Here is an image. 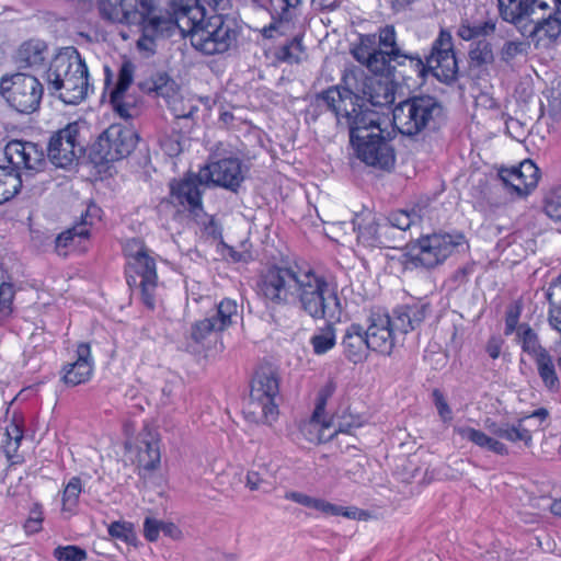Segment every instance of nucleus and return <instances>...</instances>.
<instances>
[{"instance_id": "f257e3e1", "label": "nucleus", "mask_w": 561, "mask_h": 561, "mask_svg": "<svg viewBox=\"0 0 561 561\" xmlns=\"http://www.w3.org/2000/svg\"><path fill=\"white\" fill-rule=\"evenodd\" d=\"M257 294L267 307L298 306L313 320H340L342 304L335 285L312 268L273 264L257 279Z\"/></svg>"}, {"instance_id": "f03ea898", "label": "nucleus", "mask_w": 561, "mask_h": 561, "mask_svg": "<svg viewBox=\"0 0 561 561\" xmlns=\"http://www.w3.org/2000/svg\"><path fill=\"white\" fill-rule=\"evenodd\" d=\"M343 84L330 87L316 94L313 105L335 115L337 128L345 129L353 145L381 128L380 114L370 106L382 107L393 100L387 84L365 76L364 72L346 73Z\"/></svg>"}, {"instance_id": "7ed1b4c3", "label": "nucleus", "mask_w": 561, "mask_h": 561, "mask_svg": "<svg viewBox=\"0 0 561 561\" xmlns=\"http://www.w3.org/2000/svg\"><path fill=\"white\" fill-rule=\"evenodd\" d=\"M398 58L397 66H405L409 62L411 71L423 81L434 77L440 83L454 85L459 78V66L456 57L451 33L442 28L431 45L430 53L422 58L419 54L405 53L402 49L392 51Z\"/></svg>"}, {"instance_id": "20e7f679", "label": "nucleus", "mask_w": 561, "mask_h": 561, "mask_svg": "<svg viewBox=\"0 0 561 561\" xmlns=\"http://www.w3.org/2000/svg\"><path fill=\"white\" fill-rule=\"evenodd\" d=\"M46 81L48 90L65 104L78 105L88 98L89 71L77 48L66 47L51 59Z\"/></svg>"}, {"instance_id": "39448f33", "label": "nucleus", "mask_w": 561, "mask_h": 561, "mask_svg": "<svg viewBox=\"0 0 561 561\" xmlns=\"http://www.w3.org/2000/svg\"><path fill=\"white\" fill-rule=\"evenodd\" d=\"M447 118L444 103L431 94L412 95L392 111L394 127L408 137L436 133L447 124Z\"/></svg>"}, {"instance_id": "423d86ee", "label": "nucleus", "mask_w": 561, "mask_h": 561, "mask_svg": "<svg viewBox=\"0 0 561 561\" xmlns=\"http://www.w3.org/2000/svg\"><path fill=\"white\" fill-rule=\"evenodd\" d=\"M466 243L462 233H433L407 244L403 254L405 270H431L442 264L458 247Z\"/></svg>"}, {"instance_id": "0eeeda50", "label": "nucleus", "mask_w": 561, "mask_h": 561, "mask_svg": "<svg viewBox=\"0 0 561 561\" xmlns=\"http://www.w3.org/2000/svg\"><path fill=\"white\" fill-rule=\"evenodd\" d=\"M239 30L234 19L207 14L188 36L191 45L204 55L224 54L237 44Z\"/></svg>"}, {"instance_id": "6e6552de", "label": "nucleus", "mask_w": 561, "mask_h": 561, "mask_svg": "<svg viewBox=\"0 0 561 561\" xmlns=\"http://www.w3.org/2000/svg\"><path fill=\"white\" fill-rule=\"evenodd\" d=\"M135 71L136 66L129 60H124L114 82L112 69L104 66V94L108 95L113 111L126 122L140 116L139 98L128 92L134 82Z\"/></svg>"}, {"instance_id": "1a4fd4ad", "label": "nucleus", "mask_w": 561, "mask_h": 561, "mask_svg": "<svg viewBox=\"0 0 561 561\" xmlns=\"http://www.w3.org/2000/svg\"><path fill=\"white\" fill-rule=\"evenodd\" d=\"M279 375L272 365H261L251 380L250 413L264 423H271L278 415Z\"/></svg>"}, {"instance_id": "9d476101", "label": "nucleus", "mask_w": 561, "mask_h": 561, "mask_svg": "<svg viewBox=\"0 0 561 561\" xmlns=\"http://www.w3.org/2000/svg\"><path fill=\"white\" fill-rule=\"evenodd\" d=\"M502 19L522 25L543 24L552 19H561V7L553 0H497Z\"/></svg>"}, {"instance_id": "9b49d317", "label": "nucleus", "mask_w": 561, "mask_h": 561, "mask_svg": "<svg viewBox=\"0 0 561 561\" xmlns=\"http://www.w3.org/2000/svg\"><path fill=\"white\" fill-rule=\"evenodd\" d=\"M138 140L135 129L111 125L91 147L90 158L96 164L122 160L135 150Z\"/></svg>"}, {"instance_id": "f8f14e48", "label": "nucleus", "mask_w": 561, "mask_h": 561, "mask_svg": "<svg viewBox=\"0 0 561 561\" xmlns=\"http://www.w3.org/2000/svg\"><path fill=\"white\" fill-rule=\"evenodd\" d=\"M0 89L9 104L23 114H31L39 107L44 92L38 79L25 73L2 78Z\"/></svg>"}, {"instance_id": "ddd939ff", "label": "nucleus", "mask_w": 561, "mask_h": 561, "mask_svg": "<svg viewBox=\"0 0 561 561\" xmlns=\"http://www.w3.org/2000/svg\"><path fill=\"white\" fill-rule=\"evenodd\" d=\"M158 0H142V57L156 54L159 42L171 37L174 23L170 11L159 7Z\"/></svg>"}, {"instance_id": "4468645a", "label": "nucleus", "mask_w": 561, "mask_h": 561, "mask_svg": "<svg viewBox=\"0 0 561 561\" xmlns=\"http://www.w3.org/2000/svg\"><path fill=\"white\" fill-rule=\"evenodd\" d=\"M80 131V123L72 122L51 135L47 157L54 165L67 168L84 153L85 147Z\"/></svg>"}, {"instance_id": "2eb2a0df", "label": "nucleus", "mask_w": 561, "mask_h": 561, "mask_svg": "<svg viewBox=\"0 0 561 561\" xmlns=\"http://www.w3.org/2000/svg\"><path fill=\"white\" fill-rule=\"evenodd\" d=\"M388 136L389 134L386 136L383 129H380L379 133H374V136L368 135L351 146L356 157L365 164L380 170H390L394 165L396 153Z\"/></svg>"}, {"instance_id": "dca6fc26", "label": "nucleus", "mask_w": 561, "mask_h": 561, "mask_svg": "<svg viewBox=\"0 0 561 561\" xmlns=\"http://www.w3.org/2000/svg\"><path fill=\"white\" fill-rule=\"evenodd\" d=\"M204 176L199 174L187 173L181 180H173L170 183V194L172 202L178 203L190 211L194 220L203 213L202 191L199 186L203 184Z\"/></svg>"}, {"instance_id": "f3484780", "label": "nucleus", "mask_w": 561, "mask_h": 561, "mask_svg": "<svg viewBox=\"0 0 561 561\" xmlns=\"http://www.w3.org/2000/svg\"><path fill=\"white\" fill-rule=\"evenodd\" d=\"M4 156L11 168L18 172L21 169L39 172L46 164L43 148L31 141H9L4 147Z\"/></svg>"}, {"instance_id": "a211bd4d", "label": "nucleus", "mask_w": 561, "mask_h": 561, "mask_svg": "<svg viewBox=\"0 0 561 561\" xmlns=\"http://www.w3.org/2000/svg\"><path fill=\"white\" fill-rule=\"evenodd\" d=\"M205 181L224 187L233 193L238 192L244 180L242 163L238 158H224L205 165L202 170Z\"/></svg>"}, {"instance_id": "6ab92c4d", "label": "nucleus", "mask_w": 561, "mask_h": 561, "mask_svg": "<svg viewBox=\"0 0 561 561\" xmlns=\"http://www.w3.org/2000/svg\"><path fill=\"white\" fill-rule=\"evenodd\" d=\"M365 328L366 339L373 352L390 355L396 344L391 317L380 311H371Z\"/></svg>"}, {"instance_id": "aec40b11", "label": "nucleus", "mask_w": 561, "mask_h": 561, "mask_svg": "<svg viewBox=\"0 0 561 561\" xmlns=\"http://www.w3.org/2000/svg\"><path fill=\"white\" fill-rule=\"evenodd\" d=\"M170 10L175 30L179 28L184 37H188L208 14L199 0H171Z\"/></svg>"}, {"instance_id": "412c9836", "label": "nucleus", "mask_w": 561, "mask_h": 561, "mask_svg": "<svg viewBox=\"0 0 561 561\" xmlns=\"http://www.w3.org/2000/svg\"><path fill=\"white\" fill-rule=\"evenodd\" d=\"M140 0H98L102 19L110 22L140 26Z\"/></svg>"}, {"instance_id": "4be33fe9", "label": "nucleus", "mask_w": 561, "mask_h": 561, "mask_svg": "<svg viewBox=\"0 0 561 561\" xmlns=\"http://www.w3.org/2000/svg\"><path fill=\"white\" fill-rule=\"evenodd\" d=\"M344 357L353 363H364L371 351L366 339L365 328L359 323H351L344 331L341 341Z\"/></svg>"}, {"instance_id": "5701e85b", "label": "nucleus", "mask_w": 561, "mask_h": 561, "mask_svg": "<svg viewBox=\"0 0 561 561\" xmlns=\"http://www.w3.org/2000/svg\"><path fill=\"white\" fill-rule=\"evenodd\" d=\"M430 311V304L423 300L397 307L391 318L393 332L398 331L407 334L415 330L425 320Z\"/></svg>"}, {"instance_id": "b1692460", "label": "nucleus", "mask_w": 561, "mask_h": 561, "mask_svg": "<svg viewBox=\"0 0 561 561\" xmlns=\"http://www.w3.org/2000/svg\"><path fill=\"white\" fill-rule=\"evenodd\" d=\"M93 370L89 344L82 343L77 348V360L66 365L62 369V380L68 386H78L87 382Z\"/></svg>"}, {"instance_id": "393cba45", "label": "nucleus", "mask_w": 561, "mask_h": 561, "mask_svg": "<svg viewBox=\"0 0 561 561\" xmlns=\"http://www.w3.org/2000/svg\"><path fill=\"white\" fill-rule=\"evenodd\" d=\"M518 31L536 46L542 42L556 43L561 36V19H552L537 25H520Z\"/></svg>"}, {"instance_id": "a878e982", "label": "nucleus", "mask_w": 561, "mask_h": 561, "mask_svg": "<svg viewBox=\"0 0 561 561\" xmlns=\"http://www.w3.org/2000/svg\"><path fill=\"white\" fill-rule=\"evenodd\" d=\"M48 56V47L41 39L23 43L16 51V62L23 68H36L44 65Z\"/></svg>"}, {"instance_id": "bb28decb", "label": "nucleus", "mask_w": 561, "mask_h": 561, "mask_svg": "<svg viewBox=\"0 0 561 561\" xmlns=\"http://www.w3.org/2000/svg\"><path fill=\"white\" fill-rule=\"evenodd\" d=\"M496 30V19L488 18L482 21L462 19L457 27V36L462 41H478L494 34Z\"/></svg>"}, {"instance_id": "cd10ccee", "label": "nucleus", "mask_w": 561, "mask_h": 561, "mask_svg": "<svg viewBox=\"0 0 561 561\" xmlns=\"http://www.w3.org/2000/svg\"><path fill=\"white\" fill-rule=\"evenodd\" d=\"M357 239L367 247L387 248L385 234L388 231V222L383 218L373 217L366 224H358Z\"/></svg>"}, {"instance_id": "c85d7f7f", "label": "nucleus", "mask_w": 561, "mask_h": 561, "mask_svg": "<svg viewBox=\"0 0 561 561\" xmlns=\"http://www.w3.org/2000/svg\"><path fill=\"white\" fill-rule=\"evenodd\" d=\"M142 305L154 310L160 305L159 297L152 291L157 286L156 262L142 250Z\"/></svg>"}, {"instance_id": "c756f323", "label": "nucleus", "mask_w": 561, "mask_h": 561, "mask_svg": "<svg viewBox=\"0 0 561 561\" xmlns=\"http://www.w3.org/2000/svg\"><path fill=\"white\" fill-rule=\"evenodd\" d=\"M495 60L492 44L485 39L471 43L468 50V64L471 70L484 71Z\"/></svg>"}, {"instance_id": "7c9ffc66", "label": "nucleus", "mask_w": 561, "mask_h": 561, "mask_svg": "<svg viewBox=\"0 0 561 561\" xmlns=\"http://www.w3.org/2000/svg\"><path fill=\"white\" fill-rule=\"evenodd\" d=\"M534 362L543 386L551 392H559L561 383L551 354L548 352Z\"/></svg>"}, {"instance_id": "2f4dec72", "label": "nucleus", "mask_w": 561, "mask_h": 561, "mask_svg": "<svg viewBox=\"0 0 561 561\" xmlns=\"http://www.w3.org/2000/svg\"><path fill=\"white\" fill-rule=\"evenodd\" d=\"M22 187L20 172L11 167L0 165V205L12 199Z\"/></svg>"}, {"instance_id": "473e14b6", "label": "nucleus", "mask_w": 561, "mask_h": 561, "mask_svg": "<svg viewBox=\"0 0 561 561\" xmlns=\"http://www.w3.org/2000/svg\"><path fill=\"white\" fill-rule=\"evenodd\" d=\"M397 60L399 59L392 56V51L379 48L375 50L366 67L375 75L393 78Z\"/></svg>"}, {"instance_id": "72a5a7b5", "label": "nucleus", "mask_w": 561, "mask_h": 561, "mask_svg": "<svg viewBox=\"0 0 561 561\" xmlns=\"http://www.w3.org/2000/svg\"><path fill=\"white\" fill-rule=\"evenodd\" d=\"M517 336L522 351L530 355L534 360L548 353L547 348L540 344L538 334L527 323L519 324Z\"/></svg>"}, {"instance_id": "f704fd0d", "label": "nucleus", "mask_w": 561, "mask_h": 561, "mask_svg": "<svg viewBox=\"0 0 561 561\" xmlns=\"http://www.w3.org/2000/svg\"><path fill=\"white\" fill-rule=\"evenodd\" d=\"M310 344L316 355H323L331 351L336 344L335 328L332 322L316 330L310 337Z\"/></svg>"}, {"instance_id": "c9c22d12", "label": "nucleus", "mask_w": 561, "mask_h": 561, "mask_svg": "<svg viewBox=\"0 0 561 561\" xmlns=\"http://www.w3.org/2000/svg\"><path fill=\"white\" fill-rule=\"evenodd\" d=\"M107 530L111 537L125 543L128 551L131 548L137 549L138 537L131 523L125 520L113 522Z\"/></svg>"}, {"instance_id": "e433bc0d", "label": "nucleus", "mask_w": 561, "mask_h": 561, "mask_svg": "<svg viewBox=\"0 0 561 561\" xmlns=\"http://www.w3.org/2000/svg\"><path fill=\"white\" fill-rule=\"evenodd\" d=\"M383 220L388 222V229L393 227L405 231L412 225L421 221V215L415 208H412L411 210L398 209L391 211L388 217L383 218Z\"/></svg>"}, {"instance_id": "4c0bfd02", "label": "nucleus", "mask_w": 561, "mask_h": 561, "mask_svg": "<svg viewBox=\"0 0 561 561\" xmlns=\"http://www.w3.org/2000/svg\"><path fill=\"white\" fill-rule=\"evenodd\" d=\"M524 181V192H531L540 179L539 168L531 160H524L517 167L511 168Z\"/></svg>"}, {"instance_id": "58836bf2", "label": "nucleus", "mask_w": 561, "mask_h": 561, "mask_svg": "<svg viewBox=\"0 0 561 561\" xmlns=\"http://www.w3.org/2000/svg\"><path fill=\"white\" fill-rule=\"evenodd\" d=\"M523 423L524 419H518L515 424L505 423L503 431L497 432V437L512 443L524 442L526 446H530L533 442L531 433Z\"/></svg>"}, {"instance_id": "ea45409f", "label": "nucleus", "mask_w": 561, "mask_h": 561, "mask_svg": "<svg viewBox=\"0 0 561 561\" xmlns=\"http://www.w3.org/2000/svg\"><path fill=\"white\" fill-rule=\"evenodd\" d=\"M87 214L85 217H88ZM87 218L83 219V222L61 232L56 238V251L59 255H66V251H64L73 240L75 238L85 239L89 237V229L87 228Z\"/></svg>"}, {"instance_id": "a19ab883", "label": "nucleus", "mask_w": 561, "mask_h": 561, "mask_svg": "<svg viewBox=\"0 0 561 561\" xmlns=\"http://www.w3.org/2000/svg\"><path fill=\"white\" fill-rule=\"evenodd\" d=\"M238 316V305L234 300L224 299L218 305L211 318L219 327V330H225L232 323V318Z\"/></svg>"}, {"instance_id": "79ce46f5", "label": "nucleus", "mask_w": 561, "mask_h": 561, "mask_svg": "<svg viewBox=\"0 0 561 561\" xmlns=\"http://www.w3.org/2000/svg\"><path fill=\"white\" fill-rule=\"evenodd\" d=\"M497 175L511 194H515L517 197H525L529 194V192H524V181L512 169L501 168Z\"/></svg>"}, {"instance_id": "37998d69", "label": "nucleus", "mask_w": 561, "mask_h": 561, "mask_svg": "<svg viewBox=\"0 0 561 561\" xmlns=\"http://www.w3.org/2000/svg\"><path fill=\"white\" fill-rule=\"evenodd\" d=\"M318 511L323 513L327 516H344L350 519H359L362 517V515L364 514L363 511L358 510L355 506L345 507V506L332 504L322 499H321Z\"/></svg>"}, {"instance_id": "c03bdc74", "label": "nucleus", "mask_w": 561, "mask_h": 561, "mask_svg": "<svg viewBox=\"0 0 561 561\" xmlns=\"http://www.w3.org/2000/svg\"><path fill=\"white\" fill-rule=\"evenodd\" d=\"M219 331V327L215 323V320L209 317L192 325L191 339L197 344H203L208 335Z\"/></svg>"}, {"instance_id": "a18cd8bd", "label": "nucleus", "mask_w": 561, "mask_h": 561, "mask_svg": "<svg viewBox=\"0 0 561 561\" xmlns=\"http://www.w3.org/2000/svg\"><path fill=\"white\" fill-rule=\"evenodd\" d=\"M335 390L336 382L333 379H329L327 383L319 390L316 408L312 414V419L314 421L320 422V417L325 411L327 402L333 396Z\"/></svg>"}, {"instance_id": "49530a36", "label": "nucleus", "mask_w": 561, "mask_h": 561, "mask_svg": "<svg viewBox=\"0 0 561 561\" xmlns=\"http://www.w3.org/2000/svg\"><path fill=\"white\" fill-rule=\"evenodd\" d=\"M150 439H144L142 443L146 446V455L148 456V461L142 466L146 470H153L160 465L161 454H160V442L158 437H154L150 432L148 433Z\"/></svg>"}, {"instance_id": "de8ad7c7", "label": "nucleus", "mask_w": 561, "mask_h": 561, "mask_svg": "<svg viewBox=\"0 0 561 561\" xmlns=\"http://www.w3.org/2000/svg\"><path fill=\"white\" fill-rule=\"evenodd\" d=\"M528 44L519 41H507L500 50V58L505 64H511L517 56L526 55Z\"/></svg>"}, {"instance_id": "09e8293b", "label": "nucleus", "mask_w": 561, "mask_h": 561, "mask_svg": "<svg viewBox=\"0 0 561 561\" xmlns=\"http://www.w3.org/2000/svg\"><path fill=\"white\" fill-rule=\"evenodd\" d=\"M57 561H84L87 551L78 546H59L53 552Z\"/></svg>"}, {"instance_id": "8fccbe9b", "label": "nucleus", "mask_w": 561, "mask_h": 561, "mask_svg": "<svg viewBox=\"0 0 561 561\" xmlns=\"http://www.w3.org/2000/svg\"><path fill=\"white\" fill-rule=\"evenodd\" d=\"M456 432L465 439L473 443L474 445L484 448L488 450V447L491 443L490 436H488L485 433L476 430L470 426H463L456 428Z\"/></svg>"}, {"instance_id": "3c124183", "label": "nucleus", "mask_w": 561, "mask_h": 561, "mask_svg": "<svg viewBox=\"0 0 561 561\" xmlns=\"http://www.w3.org/2000/svg\"><path fill=\"white\" fill-rule=\"evenodd\" d=\"M520 313L522 304L519 301H515L507 307L505 312V335H511L515 330L518 331Z\"/></svg>"}, {"instance_id": "603ef678", "label": "nucleus", "mask_w": 561, "mask_h": 561, "mask_svg": "<svg viewBox=\"0 0 561 561\" xmlns=\"http://www.w3.org/2000/svg\"><path fill=\"white\" fill-rule=\"evenodd\" d=\"M377 37L379 46L383 47V50L394 51L396 49H401L397 44V34L393 25L380 27Z\"/></svg>"}, {"instance_id": "864d4df0", "label": "nucleus", "mask_w": 561, "mask_h": 561, "mask_svg": "<svg viewBox=\"0 0 561 561\" xmlns=\"http://www.w3.org/2000/svg\"><path fill=\"white\" fill-rule=\"evenodd\" d=\"M124 253L127 257V264L135 266V273L138 274V265H140V241L137 238L128 239L124 245Z\"/></svg>"}, {"instance_id": "5fc2aeb1", "label": "nucleus", "mask_w": 561, "mask_h": 561, "mask_svg": "<svg viewBox=\"0 0 561 561\" xmlns=\"http://www.w3.org/2000/svg\"><path fill=\"white\" fill-rule=\"evenodd\" d=\"M197 225H199L203 229V232L213 239L221 238V228L216 222L215 218L213 216H208L203 210L202 215L195 220Z\"/></svg>"}, {"instance_id": "6e6d98bb", "label": "nucleus", "mask_w": 561, "mask_h": 561, "mask_svg": "<svg viewBox=\"0 0 561 561\" xmlns=\"http://www.w3.org/2000/svg\"><path fill=\"white\" fill-rule=\"evenodd\" d=\"M81 493V481L79 478H72L64 490V506H75Z\"/></svg>"}, {"instance_id": "4d7b16f0", "label": "nucleus", "mask_w": 561, "mask_h": 561, "mask_svg": "<svg viewBox=\"0 0 561 561\" xmlns=\"http://www.w3.org/2000/svg\"><path fill=\"white\" fill-rule=\"evenodd\" d=\"M14 298L13 286L9 283L0 285V314L8 316L11 313V305Z\"/></svg>"}, {"instance_id": "13d9d810", "label": "nucleus", "mask_w": 561, "mask_h": 561, "mask_svg": "<svg viewBox=\"0 0 561 561\" xmlns=\"http://www.w3.org/2000/svg\"><path fill=\"white\" fill-rule=\"evenodd\" d=\"M285 499L293 501L297 504H300L308 508H313L318 511L321 499L309 496L305 493L297 492V491H289L285 494Z\"/></svg>"}, {"instance_id": "bf43d9fd", "label": "nucleus", "mask_w": 561, "mask_h": 561, "mask_svg": "<svg viewBox=\"0 0 561 561\" xmlns=\"http://www.w3.org/2000/svg\"><path fill=\"white\" fill-rule=\"evenodd\" d=\"M543 210L548 217L559 221L561 220V196L549 195L545 199Z\"/></svg>"}, {"instance_id": "052dcab7", "label": "nucleus", "mask_w": 561, "mask_h": 561, "mask_svg": "<svg viewBox=\"0 0 561 561\" xmlns=\"http://www.w3.org/2000/svg\"><path fill=\"white\" fill-rule=\"evenodd\" d=\"M301 4V0H284V4L278 11L274 8L273 11L278 13L279 21L291 22L296 18L295 10Z\"/></svg>"}, {"instance_id": "680f3d73", "label": "nucleus", "mask_w": 561, "mask_h": 561, "mask_svg": "<svg viewBox=\"0 0 561 561\" xmlns=\"http://www.w3.org/2000/svg\"><path fill=\"white\" fill-rule=\"evenodd\" d=\"M162 522L152 517H146L144 523V536L149 541L158 539L159 533L161 531Z\"/></svg>"}, {"instance_id": "e2e57ef3", "label": "nucleus", "mask_w": 561, "mask_h": 561, "mask_svg": "<svg viewBox=\"0 0 561 561\" xmlns=\"http://www.w3.org/2000/svg\"><path fill=\"white\" fill-rule=\"evenodd\" d=\"M547 299L551 308L561 309V275L551 283L547 291Z\"/></svg>"}, {"instance_id": "0e129e2a", "label": "nucleus", "mask_w": 561, "mask_h": 561, "mask_svg": "<svg viewBox=\"0 0 561 561\" xmlns=\"http://www.w3.org/2000/svg\"><path fill=\"white\" fill-rule=\"evenodd\" d=\"M169 78L167 75H160L157 80L150 85L142 83V90L147 89L149 92L154 91L158 95L167 96L169 94Z\"/></svg>"}, {"instance_id": "69168bd1", "label": "nucleus", "mask_w": 561, "mask_h": 561, "mask_svg": "<svg viewBox=\"0 0 561 561\" xmlns=\"http://www.w3.org/2000/svg\"><path fill=\"white\" fill-rule=\"evenodd\" d=\"M504 340L500 335H492L485 345V352L492 359L499 358L501 355Z\"/></svg>"}, {"instance_id": "338daca9", "label": "nucleus", "mask_w": 561, "mask_h": 561, "mask_svg": "<svg viewBox=\"0 0 561 561\" xmlns=\"http://www.w3.org/2000/svg\"><path fill=\"white\" fill-rule=\"evenodd\" d=\"M42 512L34 510L31 512V516L24 524V528L27 533L34 534L37 533L42 527Z\"/></svg>"}, {"instance_id": "774afa93", "label": "nucleus", "mask_w": 561, "mask_h": 561, "mask_svg": "<svg viewBox=\"0 0 561 561\" xmlns=\"http://www.w3.org/2000/svg\"><path fill=\"white\" fill-rule=\"evenodd\" d=\"M549 115L556 122H561V92L549 101Z\"/></svg>"}]
</instances>
